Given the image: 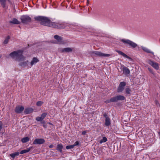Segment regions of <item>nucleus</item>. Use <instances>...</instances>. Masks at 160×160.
<instances>
[{"mask_svg":"<svg viewBox=\"0 0 160 160\" xmlns=\"http://www.w3.org/2000/svg\"><path fill=\"white\" fill-rule=\"evenodd\" d=\"M22 50H19L11 53L9 55L13 59L15 60L18 61H22L25 59V57L22 55Z\"/></svg>","mask_w":160,"mask_h":160,"instance_id":"f257e3e1","label":"nucleus"},{"mask_svg":"<svg viewBox=\"0 0 160 160\" xmlns=\"http://www.w3.org/2000/svg\"><path fill=\"white\" fill-rule=\"evenodd\" d=\"M35 20L40 22V24L49 27L51 22L48 18L42 16H38L34 18Z\"/></svg>","mask_w":160,"mask_h":160,"instance_id":"f03ea898","label":"nucleus"},{"mask_svg":"<svg viewBox=\"0 0 160 160\" xmlns=\"http://www.w3.org/2000/svg\"><path fill=\"white\" fill-rule=\"evenodd\" d=\"M66 24L64 23L56 22H51L49 27L58 29H63L65 28Z\"/></svg>","mask_w":160,"mask_h":160,"instance_id":"7ed1b4c3","label":"nucleus"},{"mask_svg":"<svg viewBox=\"0 0 160 160\" xmlns=\"http://www.w3.org/2000/svg\"><path fill=\"white\" fill-rule=\"evenodd\" d=\"M91 54L92 56L102 57H108L112 55L111 54L103 53L100 52L96 51L92 52Z\"/></svg>","mask_w":160,"mask_h":160,"instance_id":"20e7f679","label":"nucleus"},{"mask_svg":"<svg viewBox=\"0 0 160 160\" xmlns=\"http://www.w3.org/2000/svg\"><path fill=\"white\" fill-rule=\"evenodd\" d=\"M121 41L124 44H126L129 47L134 48L137 46V44L127 39H122Z\"/></svg>","mask_w":160,"mask_h":160,"instance_id":"39448f33","label":"nucleus"},{"mask_svg":"<svg viewBox=\"0 0 160 160\" xmlns=\"http://www.w3.org/2000/svg\"><path fill=\"white\" fill-rule=\"evenodd\" d=\"M20 19L22 22L24 24H27L31 22V18L28 15H23L21 16Z\"/></svg>","mask_w":160,"mask_h":160,"instance_id":"423d86ee","label":"nucleus"},{"mask_svg":"<svg viewBox=\"0 0 160 160\" xmlns=\"http://www.w3.org/2000/svg\"><path fill=\"white\" fill-rule=\"evenodd\" d=\"M126 85L125 82H120L117 89V92H122L124 88V87Z\"/></svg>","mask_w":160,"mask_h":160,"instance_id":"0eeeda50","label":"nucleus"},{"mask_svg":"<svg viewBox=\"0 0 160 160\" xmlns=\"http://www.w3.org/2000/svg\"><path fill=\"white\" fill-rule=\"evenodd\" d=\"M148 63L156 69H158L159 66L158 63L150 60H149L148 61Z\"/></svg>","mask_w":160,"mask_h":160,"instance_id":"6e6552de","label":"nucleus"},{"mask_svg":"<svg viewBox=\"0 0 160 160\" xmlns=\"http://www.w3.org/2000/svg\"><path fill=\"white\" fill-rule=\"evenodd\" d=\"M114 102H116L118 101H122L125 99V97L122 95H119L113 97Z\"/></svg>","mask_w":160,"mask_h":160,"instance_id":"1a4fd4ad","label":"nucleus"},{"mask_svg":"<svg viewBox=\"0 0 160 160\" xmlns=\"http://www.w3.org/2000/svg\"><path fill=\"white\" fill-rule=\"evenodd\" d=\"M45 142L44 139L42 138H37L33 142V144L35 145L36 144H41L44 143Z\"/></svg>","mask_w":160,"mask_h":160,"instance_id":"9d476101","label":"nucleus"},{"mask_svg":"<svg viewBox=\"0 0 160 160\" xmlns=\"http://www.w3.org/2000/svg\"><path fill=\"white\" fill-rule=\"evenodd\" d=\"M24 108L22 106H18L15 108V111L17 113H20L24 110Z\"/></svg>","mask_w":160,"mask_h":160,"instance_id":"9b49d317","label":"nucleus"},{"mask_svg":"<svg viewBox=\"0 0 160 160\" xmlns=\"http://www.w3.org/2000/svg\"><path fill=\"white\" fill-rule=\"evenodd\" d=\"M19 65L23 68L28 67V68H30L29 63L28 60L20 63L19 64Z\"/></svg>","mask_w":160,"mask_h":160,"instance_id":"f8f14e48","label":"nucleus"},{"mask_svg":"<svg viewBox=\"0 0 160 160\" xmlns=\"http://www.w3.org/2000/svg\"><path fill=\"white\" fill-rule=\"evenodd\" d=\"M38 62L39 60L37 58L35 57L33 58L30 64V68H31L33 65L36 64Z\"/></svg>","mask_w":160,"mask_h":160,"instance_id":"ddd939ff","label":"nucleus"},{"mask_svg":"<svg viewBox=\"0 0 160 160\" xmlns=\"http://www.w3.org/2000/svg\"><path fill=\"white\" fill-rule=\"evenodd\" d=\"M60 51L62 52H71L72 51V49L70 48H61Z\"/></svg>","mask_w":160,"mask_h":160,"instance_id":"4468645a","label":"nucleus"},{"mask_svg":"<svg viewBox=\"0 0 160 160\" xmlns=\"http://www.w3.org/2000/svg\"><path fill=\"white\" fill-rule=\"evenodd\" d=\"M116 51L119 54L122 56L124 57L128 58L130 60H132V59L130 57L128 56V55H127L125 53L122 52V51L119 50H117Z\"/></svg>","mask_w":160,"mask_h":160,"instance_id":"2eb2a0df","label":"nucleus"},{"mask_svg":"<svg viewBox=\"0 0 160 160\" xmlns=\"http://www.w3.org/2000/svg\"><path fill=\"white\" fill-rule=\"evenodd\" d=\"M122 72L123 73L126 75L129 74L130 71L129 69L126 67H124L122 68Z\"/></svg>","mask_w":160,"mask_h":160,"instance_id":"dca6fc26","label":"nucleus"},{"mask_svg":"<svg viewBox=\"0 0 160 160\" xmlns=\"http://www.w3.org/2000/svg\"><path fill=\"white\" fill-rule=\"evenodd\" d=\"M10 23H12L14 24H20V22L18 21L17 19L15 18H13L12 20L9 22Z\"/></svg>","mask_w":160,"mask_h":160,"instance_id":"f3484780","label":"nucleus"},{"mask_svg":"<svg viewBox=\"0 0 160 160\" xmlns=\"http://www.w3.org/2000/svg\"><path fill=\"white\" fill-rule=\"evenodd\" d=\"M141 48L145 52L148 53H152L153 55V52L151 51L148 48H147L146 47L142 46L141 47Z\"/></svg>","mask_w":160,"mask_h":160,"instance_id":"a211bd4d","label":"nucleus"},{"mask_svg":"<svg viewBox=\"0 0 160 160\" xmlns=\"http://www.w3.org/2000/svg\"><path fill=\"white\" fill-rule=\"evenodd\" d=\"M32 148V147H30L29 148H28L26 149H24L22 150L20 152V154H24L25 153L28 152L30 151V150L31 149V148Z\"/></svg>","mask_w":160,"mask_h":160,"instance_id":"6ab92c4d","label":"nucleus"},{"mask_svg":"<svg viewBox=\"0 0 160 160\" xmlns=\"http://www.w3.org/2000/svg\"><path fill=\"white\" fill-rule=\"evenodd\" d=\"M63 148V146L62 144H59L57 145L56 149L60 153H62Z\"/></svg>","mask_w":160,"mask_h":160,"instance_id":"aec40b11","label":"nucleus"},{"mask_svg":"<svg viewBox=\"0 0 160 160\" xmlns=\"http://www.w3.org/2000/svg\"><path fill=\"white\" fill-rule=\"evenodd\" d=\"M54 37V38L57 40V41L59 43H60L62 42V38L60 36L58 35H55Z\"/></svg>","mask_w":160,"mask_h":160,"instance_id":"412c9836","label":"nucleus"},{"mask_svg":"<svg viewBox=\"0 0 160 160\" xmlns=\"http://www.w3.org/2000/svg\"><path fill=\"white\" fill-rule=\"evenodd\" d=\"M125 92L126 94L129 96L131 94V90L130 88L128 87L126 88L125 89Z\"/></svg>","mask_w":160,"mask_h":160,"instance_id":"4be33fe9","label":"nucleus"},{"mask_svg":"<svg viewBox=\"0 0 160 160\" xmlns=\"http://www.w3.org/2000/svg\"><path fill=\"white\" fill-rule=\"evenodd\" d=\"M30 140L29 138L28 137H26L21 139V141L23 143H26Z\"/></svg>","mask_w":160,"mask_h":160,"instance_id":"5701e85b","label":"nucleus"},{"mask_svg":"<svg viewBox=\"0 0 160 160\" xmlns=\"http://www.w3.org/2000/svg\"><path fill=\"white\" fill-rule=\"evenodd\" d=\"M33 109L31 108H27L25 109L24 113L26 114H29L32 112Z\"/></svg>","mask_w":160,"mask_h":160,"instance_id":"b1692460","label":"nucleus"},{"mask_svg":"<svg viewBox=\"0 0 160 160\" xmlns=\"http://www.w3.org/2000/svg\"><path fill=\"white\" fill-rule=\"evenodd\" d=\"M111 124L110 118L105 119V125L106 126H108Z\"/></svg>","mask_w":160,"mask_h":160,"instance_id":"393cba45","label":"nucleus"},{"mask_svg":"<svg viewBox=\"0 0 160 160\" xmlns=\"http://www.w3.org/2000/svg\"><path fill=\"white\" fill-rule=\"evenodd\" d=\"M6 1V0H0L1 4L3 8H5V7Z\"/></svg>","mask_w":160,"mask_h":160,"instance_id":"a878e982","label":"nucleus"},{"mask_svg":"<svg viewBox=\"0 0 160 160\" xmlns=\"http://www.w3.org/2000/svg\"><path fill=\"white\" fill-rule=\"evenodd\" d=\"M107 141V139L106 137H103L102 139L101 140L99 141V143L101 144L106 142Z\"/></svg>","mask_w":160,"mask_h":160,"instance_id":"bb28decb","label":"nucleus"},{"mask_svg":"<svg viewBox=\"0 0 160 160\" xmlns=\"http://www.w3.org/2000/svg\"><path fill=\"white\" fill-rule=\"evenodd\" d=\"M111 102H114L113 97L111 98L110 99L107 100L105 101L106 103H109Z\"/></svg>","mask_w":160,"mask_h":160,"instance_id":"cd10ccee","label":"nucleus"},{"mask_svg":"<svg viewBox=\"0 0 160 160\" xmlns=\"http://www.w3.org/2000/svg\"><path fill=\"white\" fill-rule=\"evenodd\" d=\"M10 38V37L9 36H8L7 38H5V40L3 42L4 44H7L8 43L9 40Z\"/></svg>","mask_w":160,"mask_h":160,"instance_id":"c85d7f7f","label":"nucleus"},{"mask_svg":"<svg viewBox=\"0 0 160 160\" xmlns=\"http://www.w3.org/2000/svg\"><path fill=\"white\" fill-rule=\"evenodd\" d=\"M47 113L44 112L41 115L40 117L43 119L45 118L46 117V116H47Z\"/></svg>","mask_w":160,"mask_h":160,"instance_id":"c756f323","label":"nucleus"},{"mask_svg":"<svg viewBox=\"0 0 160 160\" xmlns=\"http://www.w3.org/2000/svg\"><path fill=\"white\" fill-rule=\"evenodd\" d=\"M43 103V102L42 101H39L37 102L36 105L37 106H40Z\"/></svg>","mask_w":160,"mask_h":160,"instance_id":"7c9ffc66","label":"nucleus"},{"mask_svg":"<svg viewBox=\"0 0 160 160\" xmlns=\"http://www.w3.org/2000/svg\"><path fill=\"white\" fill-rule=\"evenodd\" d=\"M74 148L73 145L67 146L66 147V148L67 149L73 148Z\"/></svg>","mask_w":160,"mask_h":160,"instance_id":"2f4dec72","label":"nucleus"},{"mask_svg":"<svg viewBox=\"0 0 160 160\" xmlns=\"http://www.w3.org/2000/svg\"><path fill=\"white\" fill-rule=\"evenodd\" d=\"M43 119L40 117H38L36 118V120L38 121H42Z\"/></svg>","mask_w":160,"mask_h":160,"instance_id":"473e14b6","label":"nucleus"},{"mask_svg":"<svg viewBox=\"0 0 160 160\" xmlns=\"http://www.w3.org/2000/svg\"><path fill=\"white\" fill-rule=\"evenodd\" d=\"M148 70H149V71L152 74H154V73L152 69H151V68H148Z\"/></svg>","mask_w":160,"mask_h":160,"instance_id":"72a5a7b5","label":"nucleus"},{"mask_svg":"<svg viewBox=\"0 0 160 160\" xmlns=\"http://www.w3.org/2000/svg\"><path fill=\"white\" fill-rule=\"evenodd\" d=\"M79 144V142L78 141H76L73 144V147H74L75 146L78 145Z\"/></svg>","mask_w":160,"mask_h":160,"instance_id":"f704fd0d","label":"nucleus"},{"mask_svg":"<svg viewBox=\"0 0 160 160\" xmlns=\"http://www.w3.org/2000/svg\"><path fill=\"white\" fill-rule=\"evenodd\" d=\"M104 117L105 118V119L109 118L106 113H104L103 114Z\"/></svg>","mask_w":160,"mask_h":160,"instance_id":"c9c22d12","label":"nucleus"},{"mask_svg":"<svg viewBox=\"0 0 160 160\" xmlns=\"http://www.w3.org/2000/svg\"><path fill=\"white\" fill-rule=\"evenodd\" d=\"M2 123L1 121H0V131L2 129Z\"/></svg>","mask_w":160,"mask_h":160,"instance_id":"e433bc0d","label":"nucleus"},{"mask_svg":"<svg viewBox=\"0 0 160 160\" xmlns=\"http://www.w3.org/2000/svg\"><path fill=\"white\" fill-rule=\"evenodd\" d=\"M10 155L12 158V159H13L15 157L13 153L10 154Z\"/></svg>","mask_w":160,"mask_h":160,"instance_id":"4c0bfd02","label":"nucleus"},{"mask_svg":"<svg viewBox=\"0 0 160 160\" xmlns=\"http://www.w3.org/2000/svg\"><path fill=\"white\" fill-rule=\"evenodd\" d=\"M14 153H15V154L17 156H18L20 153L18 152H14Z\"/></svg>","mask_w":160,"mask_h":160,"instance_id":"58836bf2","label":"nucleus"},{"mask_svg":"<svg viewBox=\"0 0 160 160\" xmlns=\"http://www.w3.org/2000/svg\"><path fill=\"white\" fill-rule=\"evenodd\" d=\"M87 132L86 131H83L82 132V134L83 135H85L86 133Z\"/></svg>","mask_w":160,"mask_h":160,"instance_id":"ea45409f","label":"nucleus"},{"mask_svg":"<svg viewBox=\"0 0 160 160\" xmlns=\"http://www.w3.org/2000/svg\"><path fill=\"white\" fill-rule=\"evenodd\" d=\"M89 0H87V6H88L89 4Z\"/></svg>","mask_w":160,"mask_h":160,"instance_id":"a19ab883","label":"nucleus"},{"mask_svg":"<svg viewBox=\"0 0 160 160\" xmlns=\"http://www.w3.org/2000/svg\"><path fill=\"white\" fill-rule=\"evenodd\" d=\"M41 123L42 124H43V125L45 123V122L44 121H42L41 122Z\"/></svg>","mask_w":160,"mask_h":160,"instance_id":"79ce46f5","label":"nucleus"},{"mask_svg":"<svg viewBox=\"0 0 160 160\" xmlns=\"http://www.w3.org/2000/svg\"><path fill=\"white\" fill-rule=\"evenodd\" d=\"M53 145L52 144H51L49 146V148H52L53 147Z\"/></svg>","mask_w":160,"mask_h":160,"instance_id":"37998d69","label":"nucleus"},{"mask_svg":"<svg viewBox=\"0 0 160 160\" xmlns=\"http://www.w3.org/2000/svg\"><path fill=\"white\" fill-rule=\"evenodd\" d=\"M43 126L44 128H46L47 127V126L45 124L43 125Z\"/></svg>","mask_w":160,"mask_h":160,"instance_id":"c03bdc74","label":"nucleus"},{"mask_svg":"<svg viewBox=\"0 0 160 160\" xmlns=\"http://www.w3.org/2000/svg\"><path fill=\"white\" fill-rule=\"evenodd\" d=\"M155 102H156V104H157V103H158V101L157 100H156Z\"/></svg>","mask_w":160,"mask_h":160,"instance_id":"a18cd8bd","label":"nucleus"},{"mask_svg":"<svg viewBox=\"0 0 160 160\" xmlns=\"http://www.w3.org/2000/svg\"><path fill=\"white\" fill-rule=\"evenodd\" d=\"M13 154L15 156V157L16 156H17L15 154V153H13Z\"/></svg>","mask_w":160,"mask_h":160,"instance_id":"49530a36","label":"nucleus"},{"mask_svg":"<svg viewBox=\"0 0 160 160\" xmlns=\"http://www.w3.org/2000/svg\"><path fill=\"white\" fill-rule=\"evenodd\" d=\"M113 160V159H107V160Z\"/></svg>","mask_w":160,"mask_h":160,"instance_id":"de8ad7c7","label":"nucleus"},{"mask_svg":"<svg viewBox=\"0 0 160 160\" xmlns=\"http://www.w3.org/2000/svg\"><path fill=\"white\" fill-rule=\"evenodd\" d=\"M49 124H51H51H51V123H49Z\"/></svg>","mask_w":160,"mask_h":160,"instance_id":"09e8293b","label":"nucleus"},{"mask_svg":"<svg viewBox=\"0 0 160 160\" xmlns=\"http://www.w3.org/2000/svg\"><path fill=\"white\" fill-rule=\"evenodd\" d=\"M1 57V55H0V58Z\"/></svg>","mask_w":160,"mask_h":160,"instance_id":"8fccbe9b","label":"nucleus"},{"mask_svg":"<svg viewBox=\"0 0 160 160\" xmlns=\"http://www.w3.org/2000/svg\"><path fill=\"white\" fill-rule=\"evenodd\" d=\"M159 135L160 136V132H159Z\"/></svg>","mask_w":160,"mask_h":160,"instance_id":"3c124183","label":"nucleus"}]
</instances>
